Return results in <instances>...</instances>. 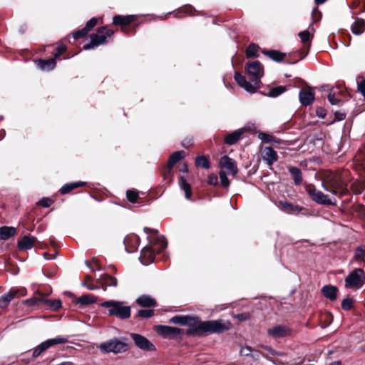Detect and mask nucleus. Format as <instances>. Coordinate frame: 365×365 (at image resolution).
<instances>
[{"label":"nucleus","instance_id":"obj_52","mask_svg":"<svg viewBox=\"0 0 365 365\" xmlns=\"http://www.w3.org/2000/svg\"><path fill=\"white\" fill-rule=\"evenodd\" d=\"M66 48L63 45H61L56 48V51L54 54L55 58L59 57L65 51Z\"/></svg>","mask_w":365,"mask_h":365},{"label":"nucleus","instance_id":"obj_19","mask_svg":"<svg viewBox=\"0 0 365 365\" xmlns=\"http://www.w3.org/2000/svg\"><path fill=\"white\" fill-rule=\"evenodd\" d=\"M338 289L335 286L324 285L322 288L323 295L331 301H334L337 297Z\"/></svg>","mask_w":365,"mask_h":365},{"label":"nucleus","instance_id":"obj_62","mask_svg":"<svg viewBox=\"0 0 365 365\" xmlns=\"http://www.w3.org/2000/svg\"><path fill=\"white\" fill-rule=\"evenodd\" d=\"M99 288H100V287L95 286V285H93V284H88L87 285V289H88V290H95V289H99Z\"/></svg>","mask_w":365,"mask_h":365},{"label":"nucleus","instance_id":"obj_44","mask_svg":"<svg viewBox=\"0 0 365 365\" xmlns=\"http://www.w3.org/2000/svg\"><path fill=\"white\" fill-rule=\"evenodd\" d=\"M92 262L95 264V267H91L87 260L85 261V264L90 268V269L92 272H96V270L103 269L102 266L100 264L99 262L96 258H93Z\"/></svg>","mask_w":365,"mask_h":365},{"label":"nucleus","instance_id":"obj_14","mask_svg":"<svg viewBox=\"0 0 365 365\" xmlns=\"http://www.w3.org/2000/svg\"><path fill=\"white\" fill-rule=\"evenodd\" d=\"M220 165L221 168H225L229 175H235L238 172L235 161L227 155L220 158Z\"/></svg>","mask_w":365,"mask_h":365},{"label":"nucleus","instance_id":"obj_30","mask_svg":"<svg viewBox=\"0 0 365 365\" xmlns=\"http://www.w3.org/2000/svg\"><path fill=\"white\" fill-rule=\"evenodd\" d=\"M351 30L355 35H361L364 31V21L362 19H356L351 25Z\"/></svg>","mask_w":365,"mask_h":365},{"label":"nucleus","instance_id":"obj_39","mask_svg":"<svg viewBox=\"0 0 365 365\" xmlns=\"http://www.w3.org/2000/svg\"><path fill=\"white\" fill-rule=\"evenodd\" d=\"M298 36L300 38L301 41L303 43H304V44H306L307 43H310L311 35H310V33L309 31L305 30V31H301L298 34Z\"/></svg>","mask_w":365,"mask_h":365},{"label":"nucleus","instance_id":"obj_2","mask_svg":"<svg viewBox=\"0 0 365 365\" xmlns=\"http://www.w3.org/2000/svg\"><path fill=\"white\" fill-rule=\"evenodd\" d=\"M246 69L248 77L252 83L247 81L245 76L237 72L235 73V80L246 91L254 93L261 83L260 79L264 74L263 67L259 61H255L247 63Z\"/></svg>","mask_w":365,"mask_h":365},{"label":"nucleus","instance_id":"obj_63","mask_svg":"<svg viewBox=\"0 0 365 365\" xmlns=\"http://www.w3.org/2000/svg\"><path fill=\"white\" fill-rule=\"evenodd\" d=\"M265 350L268 351L269 352H270L271 354H274V350L272 349V347L269 346H262Z\"/></svg>","mask_w":365,"mask_h":365},{"label":"nucleus","instance_id":"obj_42","mask_svg":"<svg viewBox=\"0 0 365 365\" xmlns=\"http://www.w3.org/2000/svg\"><path fill=\"white\" fill-rule=\"evenodd\" d=\"M154 315L153 309H140L138 312V316L142 318H150Z\"/></svg>","mask_w":365,"mask_h":365},{"label":"nucleus","instance_id":"obj_36","mask_svg":"<svg viewBox=\"0 0 365 365\" xmlns=\"http://www.w3.org/2000/svg\"><path fill=\"white\" fill-rule=\"evenodd\" d=\"M258 138L262 142L267 143H277V142L275 137L272 136L270 134L264 133V132H259L258 133Z\"/></svg>","mask_w":365,"mask_h":365},{"label":"nucleus","instance_id":"obj_55","mask_svg":"<svg viewBox=\"0 0 365 365\" xmlns=\"http://www.w3.org/2000/svg\"><path fill=\"white\" fill-rule=\"evenodd\" d=\"M358 90L362 94V96L365 97V80L361 81L358 84Z\"/></svg>","mask_w":365,"mask_h":365},{"label":"nucleus","instance_id":"obj_64","mask_svg":"<svg viewBox=\"0 0 365 365\" xmlns=\"http://www.w3.org/2000/svg\"><path fill=\"white\" fill-rule=\"evenodd\" d=\"M43 257L45 259H54L55 257L54 256H51L48 253H44L43 254Z\"/></svg>","mask_w":365,"mask_h":365},{"label":"nucleus","instance_id":"obj_43","mask_svg":"<svg viewBox=\"0 0 365 365\" xmlns=\"http://www.w3.org/2000/svg\"><path fill=\"white\" fill-rule=\"evenodd\" d=\"M219 175L222 186L226 188L228 187L230 185V180H228L226 173L223 171H221L220 172Z\"/></svg>","mask_w":365,"mask_h":365},{"label":"nucleus","instance_id":"obj_11","mask_svg":"<svg viewBox=\"0 0 365 365\" xmlns=\"http://www.w3.org/2000/svg\"><path fill=\"white\" fill-rule=\"evenodd\" d=\"M26 303L29 305H38L42 303L50 307V309L53 311L58 309L62 305L60 299H45L43 297L27 299Z\"/></svg>","mask_w":365,"mask_h":365},{"label":"nucleus","instance_id":"obj_20","mask_svg":"<svg viewBox=\"0 0 365 365\" xmlns=\"http://www.w3.org/2000/svg\"><path fill=\"white\" fill-rule=\"evenodd\" d=\"M136 303L142 307H151L156 304V301L150 295L143 294L136 299Z\"/></svg>","mask_w":365,"mask_h":365},{"label":"nucleus","instance_id":"obj_13","mask_svg":"<svg viewBox=\"0 0 365 365\" xmlns=\"http://www.w3.org/2000/svg\"><path fill=\"white\" fill-rule=\"evenodd\" d=\"M308 193L312 197V200L317 204L324 205L335 204V202H332L327 195L324 194L320 190H317L316 189H309L308 190Z\"/></svg>","mask_w":365,"mask_h":365},{"label":"nucleus","instance_id":"obj_27","mask_svg":"<svg viewBox=\"0 0 365 365\" xmlns=\"http://www.w3.org/2000/svg\"><path fill=\"white\" fill-rule=\"evenodd\" d=\"M262 53L276 62L282 61L285 56V53L277 50L264 51Z\"/></svg>","mask_w":365,"mask_h":365},{"label":"nucleus","instance_id":"obj_48","mask_svg":"<svg viewBox=\"0 0 365 365\" xmlns=\"http://www.w3.org/2000/svg\"><path fill=\"white\" fill-rule=\"evenodd\" d=\"M97 22L98 21L96 18H91L87 21L84 29L88 32L96 26Z\"/></svg>","mask_w":365,"mask_h":365},{"label":"nucleus","instance_id":"obj_3","mask_svg":"<svg viewBox=\"0 0 365 365\" xmlns=\"http://www.w3.org/2000/svg\"><path fill=\"white\" fill-rule=\"evenodd\" d=\"M167 240L164 236H157L155 240H150L149 245L140 252V260L143 265H148L154 262L156 252H160L167 247Z\"/></svg>","mask_w":365,"mask_h":365},{"label":"nucleus","instance_id":"obj_54","mask_svg":"<svg viewBox=\"0 0 365 365\" xmlns=\"http://www.w3.org/2000/svg\"><path fill=\"white\" fill-rule=\"evenodd\" d=\"M217 177L215 175H210L207 178V182L210 185H215L217 183Z\"/></svg>","mask_w":365,"mask_h":365},{"label":"nucleus","instance_id":"obj_12","mask_svg":"<svg viewBox=\"0 0 365 365\" xmlns=\"http://www.w3.org/2000/svg\"><path fill=\"white\" fill-rule=\"evenodd\" d=\"M155 330L159 335L163 336L164 338L168 337L170 336H181L183 333L182 329L180 328L165 325L157 326Z\"/></svg>","mask_w":365,"mask_h":365},{"label":"nucleus","instance_id":"obj_41","mask_svg":"<svg viewBox=\"0 0 365 365\" xmlns=\"http://www.w3.org/2000/svg\"><path fill=\"white\" fill-rule=\"evenodd\" d=\"M113 24L116 26H124L128 24L125 19L120 15H116L113 18Z\"/></svg>","mask_w":365,"mask_h":365},{"label":"nucleus","instance_id":"obj_51","mask_svg":"<svg viewBox=\"0 0 365 365\" xmlns=\"http://www.w3.org/2000/svg\"><path fill=\"white\" fill-rule=\"evenodd\" d=\"M252 349L251 347L246 346H243L240 349V354L242 356H250L251 354Z\"/></svg>","mask_w":365,"mask_h":365},{"label":"nucleus","instance_id":"obj_29","mask_svg":"<svg viewBox=\"0 0 365 365\" xmlns=\"http://www.w3.org/2000/svg\"><path fill=\"white\" fill-rule=\"evenodd\" d=\"M97 298L91 294H83L79 297L76 301V304H80L81 305H88L91 304H94L96 302Z\"/></svg>","mask_w":365,"mask_h":365},{"label":"nucleus","instance_id":"obj_5","mask_svg":"<svg viewBox=\"0 0 365 365\" xmlns=\"http://www.w3.org/2000/svg\"><path fill=\"white\" fill-rule=\"evenodd\" d=\"M98 349L103 354H118L126 352L129 349V344L126 337H113L102 342Z\"/></svg>","mask_w":365,"mask_h":365},{"label":"nucleus","instance_id":"obj_57","mask_svg":"<svg viewBox=\"0 0 365 365\" xmlns=\"http://www.w3.org/2000/svg\"><path fill=\"white\" fill-rule=\"evenodd\" d=\"M192 144V138H187L182 140V145L184 148H187L188 146L191 145Z\"/></svg>","mask_w":365,"mask_h":365},{"label":"nucleus","instance_id":"obj_1","mask_svg":"<svg viewBox=\"0 0 365 365\" xmlns=\"http://www.w3.org/2000/svg\"><path fill=\"white\" fill-rule=\"evenodd\" d=\"M170 323L188 326L187 335L203 336L220 334L231 327L230 321L223 319L201 321L199 317L191 315H175L170 319Z\"/></svg>","mask_w":365,"mask_h":365},{"label":"nucleus","instance_id":"obj_22","mask_svg":"<svg viewBox=\"0 0 365 365\" xmlns=\"http://www.w3.org/2000/svg\"><path fill=\"white\" fill-rule=\"evenodd\" d=\"M242 134L243 130L237 129L225 138V143L229 145H234L239 140Z\"/></svg>","mask_w":365,"mask_h":365},{"label":"nucleus","instance_id":"obj_25","mask_svg":"<svg viewBox=\"0 0 365 365\" xmlns=\"http://www.w3.org/2000/svg\"><path fill=\"white\" fill-rule=\"evenodd\" d=\"M56 65V60L53 58L48 60H42L40 59L37 61V66L42 71H51L53 70Z\"/></svg>","mask_w":365,"mask_h":365},{"label":"nucleus","instance_id":"obj_56","mask_svg":"<svg viewBox=\"0 0 365 365\" xmlns=\"http://www.w3.org/2000/svg\"><path fill=\"white\" fill-rule=\"evenodd\" d=\"M317 115L319 118H324L326 116V110L322 108H319L317 109Z\"/></svg>","mask_w":365,"mask_h":365},{"label":"nucleus","instance_id":"obj_24","mask_svg":"<svg viewBox=\"0 0 365 365\" xmlns=\"http://www.w3.org/2000/svg\"><path fill=\"white\" fill-rule=\"evenodd\" d=\"M16 291L10 290L0 297V308H6L16 294Z\"/></svg>","mask_w":365,"mask_h":365},{"label":"nucleus","instance_id":"obj_49","mask_svg":"<svg viewBox=\"0 0 365 365\" xmlns=\"http://www.w3.org/2000/svg\"><path fill=\"white\" fill-rule=\"evenodd\" d=\"M88 32L84 29H79L73 34V37L75 39H78L84 37Z\"/></svg>","mask_w":365,"mask_h":365},{"label":"nucleus","instance_id":"obj_45","mask_svg":"<svg viewBox=\"0 0 365 365\" xmlns=\"http://www.w3.org/2000/svg\"><path fill=\"white\" fill-rule=\"evenodd\" d=\"M328 101L331 105H338L340 99L336 97V93L334 90H331L328 95Z\"/></svg>","mask_w":365,"mask_h":365},{"label":"nucleus","instance_id":"obj_34","mask_svg":"<svg viewBox=\"0 0 365 365\" xmlns=\"http://www.w3.org/2000/svg\"><path fill=\"white\" fill-rule=\"evenodd\" d=\"M286 91V88L284 86H277L272 88L269 90L267 96L271 98H276L283 93Z\"/></svg>","mask_w":365,"mask_h":365},{"label":"nucleus","instance_id":"obj_28","mask_svg":"<svg viewBox=\"0 0 365 365\" xmlns=\"http://www.w3.org/2000/svg\"><path fill=\"white\" fill-rule=\"evenodd\" d=\"M288 170L293 178L294 184L300 185L302 182V174L300 169L297 167L290 166L288 168Z\"/></svg>","mask_w":365,"mask_h":365},{"label":"nucleus","instance_id":"obj_47","mask_svg":"<svg viewBox=\"0 0 365 365\" xmlns=\"http://www.w3.org/2000/svg\"><path fill=\"white\" fill-rule=\"evenodd\" d=\"M353 299L351 298L344 299L341 302V307L344 310H349L353 304Z\"/></svg>","mask_w":365,"mask_h":365},{"label":"nucleus","instance_id":"obj_15","mask_svg":"<svg viewBox=\"0 0 365 365\" xmlns=\"http://www.w3.org/2000/svg\"><path fill=\"white\" fill-rule=\"evenodd\" d=\"M267 333L274 338H281L291 334V329L284 325H277L267 329Z\"/></svg>","mask_w":365,"mask_h":365},{"label":"nucleus","instance_id":"obj_37","mask_svg":"<svg viewBox=\"0 0 365 365\" xmlns=\"http://www.w3.org/2000/svg\"><path fill=\"white\" fill-rule=\"evenodd\" d=\"M259 46L255 43H251L246 49V56L247 58H252L257 56V53L258 51Z\"/></svg>","mask_w":365,"mask_h":365},{"label":"nucleus","instance_id":"obj_40","mask_svg":"<svg viewBox=\"0 0 365 365\" xmlns=\"http://www.w3.org/2000/svg\"><path fill=\"white\" fill-rule=\"evenodd\" d=\"M138 192L136 190H128L126 192V197L127 199L133 203H135L137 201V199L138 197Z\"/></svg>","mask_w":365,"mask_h":365},{"label":"nucleus","instance_id":"obj_53","mask_svg":"<svg viewBox=\"0 0 365 365\" xmlns=\"http://www.w3.org/2000/svg\"><path fill=\"white\" fill-rule=\"evenodd\" d=\"M235 318L240 321H246L250 319L249 313H240L235 316Z\"/></svg>","mask_w":365,"mask_h":365},{"label":"nucleus","instance_id":"obj_7","mask_svg":"<svg viewBox=\"0 0 365 365\" xmlns=\"http://www.w3.org/2000/svg\"><path fill=\"white\" fill-rule=\"evenodd\" d=\"M322 187L326 191L335 195H344L348 192L346 185L337 175H329Z\"/></svg>","mask_w":365,"mask_h":365},{"label":"nucleus","instance_id":"obj_58","mask_svg":"<svg viewBox=\"0 0 365 365\" xmlns=\"http://www.w3.org/2000/svg\"><path fill=\"white\" fill-rule=\"evenodd\" d=\"M255 128V126L254 124H248V125H245V127L240 128V130H242L243 133H244L247 130H252Z\"/></svg>","mask_w":365,"mask_h":365},{"label":"nucleus","instance_id":"obj_33","mask_svg":"<svg viewBox=\"0 0 365 365\" xmlns=\"http://www.w3.org/2000/svg\"><path fill=\"white\" fill-rule=\"evenodd\" d=\"M16 233L14 227H2L0 228V237L2 240H7Z\"/></svg>","mask_w":365,"mask_h":365},{"label":"nucleus","instance_id":"obj_32","mask_svg":"<svg viewBox=\"0 0 365 365\" xmlns=\"http://www.w3.org/2000/svg\"><path fill=\"white\" fill-rule=\"evenodd\" d=\"M100 279L103 282L104 287H115L118 284V280L116 278L111 277L108 274H103L100 276Z\"/></svg>","mask_w":365,"mask_h":365},{"label":"nucleus","instance_id":"obj_9","mask_svg":"<svg viewBox=\"0 0 365 365\" xmlns=\"http://www.w3.org/2000/svg\"><path fill=\"white\" fill-rule=\"evenodd\" d=\"M68 341V339L61 336H58L53 339H47L37 346H36L33 351L32 356L34 358H37L41 355L42 352L48 349V348L57 345V344H63Z\"/></svg>","mask_w":365,"mask_h":365},{"label":"nucleus","instance_id":"obj_46","mask_svg":"<svg viewBox=\"0 0 365 365\" xmlns=\"http://www.w3.org/2000/svg\"><path fill=\"white\" fill-rule=\"evenodd\" d=\"M53 203V200L48 197H42L38 202V205L43 207H49Z\"/></svg>","mask_w":365,"mask_h":365},{"label":"nucleus","instance_id":"obj_60","mask_svg":"<svg viewBox=\"0 0 365 365\" xmlns=\"http://www.w3.org/2000/svg\"><path fill=\"white\" fill-rule=\"evenodd\" d=\"M124 19H125L128 24H130V22L135 20V16L134 15H127V16H123Z\"/></svg>","mask_w":365,"mask_h":365},{"label":"nucleus","instance_id":"obj_4","mask_svg":"<svg viewBox=\"0 0 365 365\" xmlns=\"http://www.w3.org/2000/svg\"><path fill=\"white\" fill-rule=\"evenodd\" d=\"M99 306L107 309L109 316L115 317L121 320L128 319L131 314L130 307L123 301L106 300L100 303Z\"/></svg>","mask_w":365,"mask_h":365},{"label":"nucleus","instance_id":"obj_10","mask_svg":"<svg viewBox=\"0 0 365 365\" xmlns=\"http://www.w3.org/2000/svg\"><path fill=\"white\" fill-rule=\"evenodd\" d=\"M130 337L134 341L135 346L140 349L143 351L156 350L155 346L145 336L138 334L131 333Z\"/></svg>","mask_w":365,"mask_h":365},{"label":"nucleus","instance_id":"obj_38","mask_svg":"<svg viewBox=\"0 0 365 365\" xmlns=\"http://www.w3.org/2000/svg\"><path fill=\"white\" fill-rule=\"evenodd\" d=\"M354 259L365 262V246H361L356 248L354 253Z\"/></svg>","mask_w":365,"mask_h":365},{"label":"nucleus","instance_id":"obj_59","mask_svg":"<svg viewBox=\"0 0 365 365\" xmlns=\"http://www.w3.org/2000/svg\"><path fill=\"white\" fill-rule=\"evenodd\" d=\"M335 116H336V118L338 120H344L346 118L345 113H339V112H336L335 113Z\"/></svg>","mask_w":365,"mask_h":365},{"label":"nucleus","instance_id":"obj_61","mask_svg":"<svg viewBox=\"0 0 365 365\" xmlns=\"http://www.w3.org/2000/svg\"><path fill=\"white\" fill-rule=\"evenodd\" d=\"M144 232L148 235L150 233H157L158 232L157 230H151L147 227H144Z\"/></svg>","mask_w":365,"mask_h":365},{"label":"nucleus","instance_id":"obj_16","mask_svg":"<svg viewBox=\"0 0 365 365\" xmlns=\"http://www.w3.org/2000/svg\"><path fill=\"white\" fill-rule=\"evenodd\" d=\"M299 101L302 106H307L314 100V93L310 88L302 89L299 93Z\"/></svg>","mask_w":365,"mask_h":365},{"label":"nucleus","instance_id":"obj_26","mask_svg":"<svg viewBox=\"0 0 365 365\" xmlns=\"http://www.w3.org/2000/svg\"><path fill=\"white\" fill-rule=\"evenodd\" d=\"M280 205L282 210L288 214L297 213L302 210L301 207L289 203L287 201H281Z\"/></svg>","mask_w":365,"mask_h":365},{"label":"nucleus","instance_id":"obj_8","mask_svg":"<svg viewBox=\"0 0 365 365\" xmlns=\"http://www.w3.org/2000/svg\"><path fill=\"white\" fill-rule=\"evenodd\" d=\"M365 279L364 272L361 268L355 269L345 279V287L346 288H360L363 286Z\"/></svg>","mask_w":365,"mask_h":365},{"label":"nucleus","instance_id":"obj_35","mask_svg":"<svg viewBox=\"0 0 365 365\" xmlns=\"http://www.w3.org/2000/svg\"><path fill=\"white\" fill-rule=\"evenodd\" d=\"M196 165L205 169L210 168V162L207 158L204 155L197 156L195 160Z\"/></svg>","mask_w":365,"mask_h":365},{"label":"nucleus","instance_id":"obj_18","mask_svg":"<svg viewBox=\"0 0 365 365\" xmlns=\"http://www.w3.org/2000/svg\"><path fill=\"white\" fill-rule=\"evenodd\" d=\"M36 241V237L33 236H24L18 242V247L21 250L31 249Z\"/></svg>","mask_w":365,"mask_h":365},{"label":"nucleus","instance_id":"obj_31","mask_svg":"<svg viewBox=\"0 0 365 365\" xmlns=\"http://www.w3.org/2000/svg\"><path fill=\"white\" fill-rule=\"evenodd\" d=\"M179 185L181 190H184L187 199H190L192 195L191 187L185 177L181 176L179 179Z\"/></svg>","mask_w":365,"mask_h":365},{"label":"nucleus","instance_id":"obj_23","mask_svg":"<svg viewBox=\"0 0 365 365\" xmlns=\"http://www.w3.org/2000/svg\"><path fill=\"white\" fill-rule=\"evenodd\" d=\"M86 182L83 181L67 183L61 187L60 192L61 195H66L74 189L86 185Z\"/></svg>","mask_w":365,"mask_h":365},{"label":"nucleus","instance_id":"obj_50","mask_svg":"<svg viewBox=\"0 0 365 365\" xmlns=\"http://www.w3.org/2000/svg\"><path fill=\"white\" fill-rule=\"evenodd\" d=\"M192 14V10L191 7H185V8H182V9H180L179 11H178L176 15L179 17H181V16Z\"/></svg>","mask_w":365,"mask_h":365},{"label":"nucleus","instance_id":"obj_21","mask_svg":"<svg viewBox=\"0 0 365 365\" xmlns=\"http://www.w3.org/2000/svg\"><path fill=\"white\" fill-rule=\"evenodd\" d=\"M185 156V152L183 150L175 151L171 154L169 158L168 168V170H171L173 166L180 161L181 159L184 158Z\"/></svg>","mask_w":365,"mask_h":365},{"label":"nucleus","instance_id":"obj_17","mask_svg":"<svg viewBox=\"0 0 365 365\" xmlns=\"http://www.w3.org/2000/svg\"><path fill=\"white\" fill-rule=\"evenodd\" d=\"M262 158L268 165H272L277 160L278 155L272 147H265L262 152Z\"/></svg>","mask_w":365,"mask_h":365},{"label":"nucleus","instance_id":"obj_6","mask_svg":"<svg viewBox=\"0 0 365 365\" xmlns=\"http://www.w3.org/2000/svg\"><path fill=\"white\" fill-rule=\"evenodd\" d=\"M114 34L113 31L107 26L98 28L96 34L91 35V41L83 46L85 50L93 49L100 45L106 44L107 38Z\"/></svg>","mask_w":365,"mask_h":365}]
</instances>
